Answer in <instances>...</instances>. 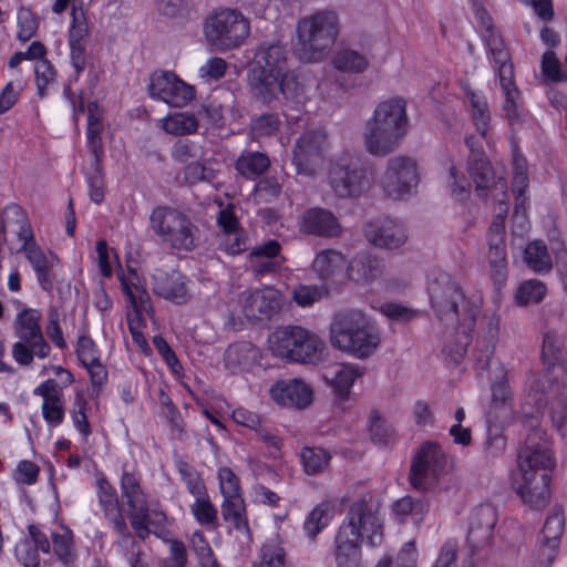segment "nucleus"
I'll use <instances>...</instances> for the list:
<instances>
[{
    "label": "nucleus",
    "instance_id": "1",
    "mask_svg": "<svg viewBox=\"0 0 567 567\" xmlns=\"http://www.w3.org/2000/svg\"><path fill=\"white\" fill-rule=\"evenodd\" d=\"M383 538V518L371 495L353 501L334 537L338 567H360L361 545L375 547Z\"/></svg>",
    "mask_w": 567,
    "mask_h": 567
},
{
    "label": "nucleus",
    "instance_id": "2",
    "mask_svg": "<svg viewBox=\"0 0 567 567\" xmlns=\"http://www.w3.org/2000/svg\"><path fill=\"white\" fill-rule=\"evenodd\" d=\"M554 467L555 461L546 433L534 430L518 453V474L513 481V487L524 504L542 509L549 503Z\"/></svg>",
    "mask_w": 567,
    "mask_h": 567
},
{
    "label": "nucleus",
    "instance_id": "3",
    "mask_svg": "<svg viewBox=\"0 0 567 567\" xmlns=\"http://www.w3.org/2000/svg\"><path fill=\"white\" fill-rule=\"evenodd\" d=\"M287 55V48L280 41H265L256 49L249 85L252 94L264 103L279 94L297 102L305 95L303 86L288 69Z\"/></svg>",
    "mask_w": 567,
    "mask_h": 567
},
{
    "label": "nucleus",
    "instance_id": "4",
    "mask_svg": "<svg viewBox=\"0 0 567 567\" xmlns=\"http://www.w3.org/2000/svg\"><path fill=\"white\" fill-rule=\"evenodd\" d=\"M564 338L555 331L544 334L542 357L551 369L543 375L530 374L526 392L537 409L548 404L554 426L560 430L567 419V369L556 365L560 359Z\"/></svg>",
    "mask_w": 567,
    "mask_h": 567
},
{
    "label": "nucleus",
    "instance_id": "5",
    "mask_svg": "<svg viewBox=\"0 0 567 567\" xmlns=\"http://www.w3.org/2000/svg\"><path fill=\"white\" fill-rule=\"evenodd\" d=\"M409 131L406 102L401 96L381 101L365 122L364 144L375 156L394 152Z\"/></svg>",
    "mask_w": 567,
    "mask_h": 567
},
{
    "label": "nucleus",
    "instance_id": "6",
    "mask_svg": "<svg viewBox=\"0 0 567 567\" xmlns=\"http://www.w3.org/2000/svg\"><path fill=\"white\" fill-rule=\"evenodd\" d=\"M340 33V18L333 10H317L300 18L296 25L295 56L303 63L323 61Z\"/></svg>",
    "mask_w": 567,
    "mask_h": 567
},
{
    "label": "nucleus",
    "instance_id": "7",
    "mask_svg": "<svg viewBox=\"0 0 567 567\" xmlns=\"http://www.w3.org/2000/svg\"><path fill=\"white\" fill-rule=\"evenodd\" d=\"M475 19L477 21L481 38L487 48L489 60L493 68L499 78V84L503 90L505 102L504 112L513 125L515 121L520 117L519 99L520 93L516 87L514 80V66L511 59V53L493 24L492 17L484 8L475 10Z\"/></svg>",
    "mask_w": 567,
    "mask_h": 567
},
{
    "label": "nucleus",
    "instance_id": "8",
    "mask_svg": "<svg viewBox=\"0 0 567 567\" xmlns=\"http://www.w3.org/2000/svg\"><path fill=\"white\" fill-rule=\"evenodd\" d=\"M380 341L379 330L359 310L341 311L331 321V346L354 358L371 357Z\"/></svg>",
    "mask_w": 567,
    "mask_h": 567
},
{
    "label": "nucleus",
    "instance_id": "9",
    "mask_svg": "<svg viewBox=\"0 0 567 567\" xmlns=\"http://www.w3.org/2000/svg\"><path fill=\"white\" fill-rule=\"evenodd\" d=\"M431 307L439 320L446 324L457 323L473 328L478 308L465 297L461 286L443 271H433L427 279Z\"/></svg>",
    "mask_w": 567,
    "mask_h": 567
},
{
    "label": "nucleus",
    "instance_id": "10",
    "mask_svg": "<svg viewBox=\"0 0 567 567\" xmlns=\"http://www.w3.org/2000/svg\"><path fill=\"white\" fill-rule=\"evenodd\" d=\"M150 227L162 244L174 250L192 251L198 246V227L189 216L174 207H155L150 215Z\"/></svg>",
    "mask_w": 567,
    "mask_h": 567
},
{
    "label": "nucleus",
    "instance_id": "11",
    "mask_svg": "<svg viewBox=\"0 0 567 567\" xmlns=\"http://www.w3.org/2000/svg\"><path fill=\"white\" fill-rule=\"evenodd\" d=\"M268 342L274 355L301 363L318 362L326 348L323 340L300 326L277 328L269 337Z\"/></svg>",
    "mask_w": 567,
    "mask_h": 567
},
{
    "label": "nucleus",
    "instance_id": "12",
    "mask_svg": "<svg viewBox=\"0 0 567 567\" xmlns=\"http://www.w3.org/2000/svg\"><path fill=\"white\" fill-rule=\"evenodd\" d=\"M203 29L207 43L219 52H226L244 44L250 23L237 9L218 8L207 14Z\"/></svg>",
    "mask_w": 567,
    "mask_h": 567
},
{
    "label": "nucleus",
    "instance_id": "13",
    "mask_svg": "<svg viewBox=\"0 0 567 567\" xmlns=\"http://www.w3.org/2000/svg\"><path fill=\"white\" fill-rule=\"evenodd\" d=\"M42 315L33 308H23L16 316L13 333L18 341L12 344V358L22 367L32 364L34 357L45 359L51 347L44 339L41 329Z\"/></svg>",
    "mask_w": 567,
    "mask_h": 567
},
{
    "label": "nucleus",
    "instance_id": "14",
    "mask_svg": "<svg viewBox=\"0 0 567 567\" xmlns=\"http://www.w3.org/2000/svg\"><path fill=\"white\" fill-rule=\"evenodd\" d=\"M329 184L340 198L357 197L371 188L373 177L359 159L341 156L330 166Z\"/></svg>",
    "mask_w": 567,
    "mask_h": 567
},
{
    "label": "nucleus",
    "instance_id": "15",
    "mask_svg": "<svg viewBox=\"0 0 567 567\" xmlns=\"http://www.w3.org/2000/svg\"><path fill=\"white\" fill-rule=\"evenodd\" d=\"M451 468V460L435 443H426L416 452L410 468L409 481L414 489L426 492L434 487L440 476Z\"/></svg>",
    "mask_w": 567,
    "mask_h": 567
},
{
    "label": "nucleus",
    "instance_id": "16",
    "mask_svg": "<svg viewBox=\"0 0 567 567\" xmlns=\"http://www.w3.org/2000/svg\"><path fill=\"white\" fill-rule=\"evenodd\" d=\"M328 148V134L322 128H309L301 133L292 150V163L297 173L315 175L322 166Z\"/></svg>",
    "mask_w": 567,
    "mask_h": 567
},
{
    "label": "nucleus",
    "instance_id": "17",
    "mask_svg": "<svg viewBox=\"0 0 567 567\" xmlns=\"http://www.w3.org/2000/svg\"><path fill=\"white\" fill-rule=\"evenodd\" d=\"M238 305L247 321L270 320L281 310L282 295L272 287L247 289L239 293Z\"/></svg>",
    "mask_w": 567,
    "mask_h": 567
},
{
    "label": "nucleus",
    "instance_id": "18",
    "mask_svg": "<svg viewBox=\"0 0 567 567\" xmlns=\"http://www.w3.org/2000/svg\"><path fill=\"white\" fill-rule=\"evenodd\" d=\"M195 87L168 71L154 72L148 84L152 99L173 107H184L195 97Z\"/></svg>",
    "mask_w": 567,
    "mask_h": 567
},
{
    "label": "nucleus",
    "instance_id": "19",
    "mask_svg": "<svg viewBox=\"0 0 567 567\" xmlns=\"http://www.w3.org/2000/svg\"><path fill=\"white\" fill-rule=\"evenodd\" d=\"M419 182L416 163L408 156H394L388 161L381 184L385 194L399 199L409 194Z\"/></svg>",
    "mask_w": 567,
    "mask_h": 567
},
{
    "label": "nucleus",
    "instance_id": "20",
    "mask_svg": "<svg viewBox=\"0 0 567 567\" xmlns=\"http://www.w3.org/2000/svg\"><path fill=\"white\" fill-rule=\"evenodd\" d=\"M564 528L565 516L563 509L559 506H554L546 517L538 545L533 554L535 567H550L557 557Z\"/></svg>",
    "mask_w": 567,
    "mask_h": 567
},
{
    "label": "nucleus",
    "instance_id": "21",
    "mask_svg": "<svg viewBox=\"0 0 567 567\" xmlns=\"http://www.w3.org/2000/svg\"><path fill=\"white\" fill-rule=\"evenodd\" d=\"M506 213L507 206L505 205L504 214L502 212L497 214L487 231L488 262L491 267V276L496 285H502L507 277L505 231Z\"/></svg>",
    "mask_w": 567,
    "mask_h": 567
},
{
    "label": "nucleus",
    "instance_id": "22",
    "mask_svg": "<svg viewBox=\"0 0 567 567\" xmlns=\"http://www.w3.org/2000/svg\"><path fill=\"white\" fill-rule=\"evenodd\" d=\"M216 221L219 228L216 235L219 250L228 255H238L248 249L249 238L240 227L231 205L219 210Z\"/></svg>",
    "mask_w": 567,
    "mask_h": 567
},
{
    "label": "nucleus",
    "instance_id": "23",
    "mask_svg": "<svg viewBox=\"0 0 567 567\" xmlns=\"http://www.w3.org/2000/svg\"><path fill=\"white\" fill-rule=\"evenodd\" d=\"M363 234L370 244L386 250L399 249L408 240L405 227L389 217L368 221L363 227Z\"/></svg>",
    "mask_w": 567,
    "mask_h": 567
},
{
    "label": "nucleus",
    "instance_id": "24",
    "mask_svg": "<svg viewBox=\"0 0 567 567\" xmlns=\"http://www.w3.org/2000/svg\"><path fill=\"white\" fill-rule=\"evenodd\" d=\"M496 522L497 512L494 506L482 504L473 509L467 542L474 551L491 545Z\"/></svg>",
    "mask_w": 567,
    "mask_h": 567
},
{
    "label": "nucleus",
    "instance_id": "25",
    "mask_svg": "<svg viewBox=\"0 0 567 567\" xmlns=\"http://www.w3.org/2000/svg\"><path fill=\"white\" fill-rule=\"evenodd\" d=\"M271 399L285 408L303 410L312 402V389L300 379L279 380L269 390Z\"/></svg>",
    "mask_w": 567,
    "mask_h": 567
},
{
    "label": "nucleus",
    "instance_id": "26",
    "mask_svg": "<svg viewBox=\"0 0 567 567\" xmlns=\"http://www.w3.org/2000/svg\"><path fill=\"white\" fill-rule=\"evenodd\" d=\"M153 292L176 305H184L190 300L188 280L177 271H157L152 277Z\"/></svg>",
    "mask_w": 567,
    "mask_h": 567
},
{
    "label": "nucleus",
    "instance_id": "27",
    "mask_svg": "<svg viewBox=\"0 0 567 567\" xmlns=\"http://www.w3.org/2000/svg\"><path fill=\"white\" fill-rule=\"evenodd\" d=\"M121 492L122 496L126 499L128 507V519L133 529L144 532L142 525L145 509L142 508L146 504L145 494L140 484V477L134 472L123 471L121 476Z\"/></svg>",
    "mask_w": 567,
    "mask_h": 567
},
{
    "label": "nucleus",
    "instance_id": "28",
    "mask_svg": "<svg viewBox=\"0 0 567 567\" xmlns=\"http://www.w3.org/2000/svg\"><path fill=\"white\" fill-rule=\"evenodd\" d=\"M300 230L308 235L332 238L341 235L342 227L332 212L313 207L302 214Z\"/></svg>",
    "mask_w": 567,
    "mask_h": 567
},
{
    "label": "nucleus",
    "instance_id": "29",
    "mask_svg": "<svg viewBox=\"0 0 567 567\" xmlns=\"http://www.w3.org/2000/svg\"><path fill=\"white\" fill-rule=\"evenodd\" d=\"M33 393L43 399L41 412L48 425L55 427L64 420L65 404L63 400V392L58 382L53 379H48L38 385Z\"/></svg>",
    "mask_w": 567,
    "mask_h": 567
},
{
    "label": "nucleus",
    "instance_id": "30",
    "mask_svg": "<svg viewBox=\"0 0 567 567\" xmlns=\"http://www.w3.org/2000/svg\"><path fill=\"white\" fill-rule=\"evenodd\" d=\"M97 499L104 518L115 533L128 527L117 492L104 478L97 481Z\"/></svg>",
    "mask_w": 567,
    "mask_h": 567
},
{
    "label": "nucleus",
    "instance_id": "31",
    "mask_svg": "<svg viewBox=\"0 0 567 567\" xmlns=\"http://www.w3.org/2000/svg\"><path fill=\"white\" fill-rule=\"evenodd\" d=\"M281 246L277 240L255 247L250 254V270L256 278L277 272L285 258L280 256Z\"/></svg>",
    "mask_w": 567,
    "mask_h": 567
},
{
    "label": "nucleus",
    "instance_id": "32",
    "mask_svg": "<svg viewBox=\"0 0 567 567\" xmlns=\"http://www.w3.org/2000/svg\"><path fill=\"white\" fill-rule=\"evenodd\" d=\"M346 257L336 249H324L317 254L312 269L323 281H337L347 268Z\"/></svg>",
    "mask_w": 567,
    "mask_h": 567
},
{
    "label": "nucleus",
    "instance_id": "33",
    "mask_svg": "<svg viewBox=\"0 0 567 567\" xmlns=\"http://www.w3.org/2000/svg\"><path fill=\"white\" fill-rule=\"evenodd\" d=\"M347 271L352 280L369 284L382 275L383 264L377 256L369 252H360L349 262Z\"/></svg>",
    "mask_w": 567,
    "mask_h": 567
},
{
    "label": "nucleus",
    "instance_id": "34",
    "mask_svg": "<svg viewBox=\"0 0 567 567\" xmlns=\"http://www.w3.org/2000/svg\"><path fill=\"white\" fill-rule=\"evenodd\" d=\"M364 370L353 363H337L326 374V380L334 392L341 396H348L354 381L363 375Z\"/></svg>",
    "mask_w": 567,
    "mask_h": 567
},
{
    "label": "nucleus",
    "instance_id": "35",
    "mask_svg": "<svg viewBox=\"0 0 567 567\" xmlns=\"http://www.w3.org/2000/svg\"><path fill=\"white\" fill-rule=\"evenodd\" d=\"M471 329L458 324V328L445 338L442 355L446 363L457 365L464 359L472 340Z\"/></svg>",
    "mask_w": 567,
    "mask_h": 567
},
{
    "label": "nucleus",
    "instance_id": "36",
    "mask_svg": "<svg viewBox=\"0 0 567 567\" xmlns=\"http://www.w3.org/2000/svg\"><path fill=\"white\" fill-rule=\"evenodd\" d=\"M220 512L226 523L233 525L236 530L250 535L246 504L243 496H229L224 498L220 505Z\"/></svg>",
    "mask_w": 567,
    "mask_h": 567
},
{
    "label": "nucleus",
    "instance_id": "37",
    "mask_svg": "<svg viewBox=\"0 0 567 567\" xmlns=\"http://www.w3.org/2000/svg\"><path fill=\"white\" fill-rule=\"evenodd\" d=\"M470 104L472 122L482 137H486L489 128L491 113L485 96L470 87L464 89Z\"/></svg>",
    "mask_w": 567,
    "mask_h": 567
},
{
    "label": "nucleus",
    "instance_id": "38",
    "mask_svg": "<svg viewBox=\"0 0 567 567\" xmlns=\"http://www.w3.org/2000/svg\"><path fill=\"white\" fill-rule=\"evenodd\" d=\"M270 166V159L266 153L243 152L235 162V168L243 177L254 179L262 175Z\"/></svg>",
    "mask_w": 567,
    "mask_h": 567
},
{
    "label": "nucleus",
    "instance_id": "39",
    "mask_svg": "<svg viewBox=\"0 0 567 567\" xmlns=\"http://www.w3.org/2000/svg\"><path fill=\"white\" fill-rule=\"evenodd\" d=\"M50 537L51 548L56 558L63 565L72 566L78 557L73 532L69 527L62 526L60 532H52Z\"/></svg>",
    "mask_w": 567,
    "mask_h": 567
},
{
    "label": "nucleus",
    "instance_id": "40",
    "mask_svg": "<svg viewBox=\"0 0 567 567\" xmlns=\"http://www.w3.org/2000/svg\"><path fill=\"white\" fill-rule=\"evenodd\" d=\"M199 126L198 114L190 112H176L162 120L163 130L174 136L190 135Z\"/></svg>",
    "mask_w": 567,
    "mask_h": 567
},
{
    "label": "nucleus",
    "instance_id": "41",
    "mask_svg": "<svg viewBox=\"0 0 567 567\" xmlns=\"http://www.w3.org/2000/svg\"><path fill=\"white\" fill-rule=\"evenodd\" d=\"M427 511L429 503L424 497L414 498L409 495L398 499L392 506V512L400 522H404L408 516L415 522L422 520Z\"/></svg>",
    "mask_w": 567,
    "mask_h": 567
},
{
    "label": "nucleus",
    "instance_id": "42",
    "mask_svg": "<svg viewBox=\"0 0 567 567\" xmlns=\"http://www.w3.org/2000/svg\"><path fill=\"white\" fill-rule=\"evenodd\" d=\"M524 261L534 272H549L553 268L547 247L542 240H534L524 250Z\"/></svg>",
    "mask_w": 567,
    "mask_h": 567
},
{
    "label": "nucleus",
    "instance_id": "43",
    "mask_svg": "<svg viewBox=\"0 0 567 567\" xmlns=\"http://www.w3.org/2000/svg\"><path fill=\"white\" fill-rule=\"evenodd\" d=\"M467 166L470 175L476 184V190L484 193L488 189L494 181V172L484 153H477L475 158H468Z\"/></svg>",
    "mask_w": 567,
    "mask_h": 567
},
{
    "label": "nucleus",
    "instance_id": "44",
    "mask_svg": "<svg viewBox=\"0 0 567 567\" xmlns=\"http://www.w3.org/2000/svg\"><path fill=\"white\" fill-rule=\"evenodd\" d=\"M116 547L125 557L131 567H143L141 561L142 549L130 528L116 532Z\"/></svg>",
    "mask_w": 567,
    "mask_h": 567
},
{
    "label": "nucleus",
    "instance_id": "45",
    "mask_svg": "<svg viewBox=\"0 0 567 567\" xmlns=\"http://www.w3.org/2000/svg\"><path fill=\"white\" fill-rule=\"evenodd\" d=\"M489 379L493 402L502 405L507 404L512 400V390L505 367L497 363V368L491 371Z\"/></svg>",
    "mask_w": 567,
    "mask_h": 567
},
{
    "label": "nucleus",
    "instance_id": "46",
    "mask_svg": "<svg viewBox=\"0 0 567 567\" xmlns=\"http://www.w3.org/2000/svg\"><path fill=\"white\" fill-rule=\"evenodd\" d=\"M300 456L305 472L308 475H317L324 472L331 458L329 452L320 447H305Z\"/></svg>",
    "mask_w": 567,
    "mask_h": 567
},
{
    "label": "nucleus",
    "instance_id": "47",
    "mask_svg": "<svg viewBox=\"0 0 567 567\" xmlns=\"http://www.w3.org/2000/svg\"><path fill=\"white\" fill-rule=\"evenodd\" d=\"M333 65L337 70L343 72L362 73L367 70L369 62L367 58L358 51L344 49L334 55Z\"/></svg>",
    "mask_w": 567,
    "mask_h": 567
},
{
    "label": "nucleus",
    "instance_id": "48",
    "mask_svg": "<svg viewBox=\"0 0 567 567\" xmlns=\"http://www.w3.org/2000/svg\"><path fill=\"white\" fill-rule=\"evenodd\" d=\"M175 465L190 495L198 497L207 493L205 483L194 466L182 458H178Z\"/></svg>",
    "mask_w": 567,
    "mask_h": 567
},
{
    "label": "nucleus",
    "instance_id": "49",
    "mask_svg": "<svg viewBox=\"0 0 567 567\" xmlns=\"http://www.w3.org/2000/svg\"><path fill=\"white\" fill-rule=\"evenodd\" d=\"M190 512L196 522L202 526L216 527L217 526V508L212 503L208 494L195 497V502L190 506Z\"/></svg>",
    "mask_w": 567,
    "mask_h": 567
},
{
    "label": "nucleus",
    "instance_id": "50",
    "mask_svg": "<svg viewBox=\"0 0 567 567\" xmlns=\"http://www.w3.org/2000/svg\"><path fill=\"white\" fill-rule=\"evenodd\" d=\"M329 505L321 503L309 513L305 520L303 529L309 538L315 539L317 535L329 525Z\"/></svg>",
    "mask_w": 567,
    "mask_h": 567
},
{
    "label": "nucleus",
    "instance_id": "51",
    "mask_svg": "<svg viewBox=\"0 0 567 567\" xmlns=\"http://www.w3.org/2000/svg\"><path fill=\"white\" fill-rule=\"evenodd\" d=\"M286 553L278 536L268 538L261 547V559L257 567H285Z\"/></svg>",
    "mask_w": 567,
    "mask_h": 567
},
{
    "label": "nucleus",
    "instance_id": "52",
    "mask_svg": "<svg viewBox=\"0 0 567 567\" xmlns=\"http://www.w3.org/2000/svg\"><path fill=\"white\" fill-rule=\"evenodd\" d=\"M546 286L542 281L529 279L519 286L516 293V302L519 306L539 303L546 296Z\"/></svg>",
    "mask_w": 567,
    "mask_h": 567
},
{
    "label": "nucleus",
    "instance_id": "53",
    "mask_svg": "<svg viewBox=\"0 0 567 567\" xmlns=\"http://www.w3.org/2000/svg\"><path fill=\"white\" fill-rule=\"evenodd\" d=\"M120 282L123 293L126 296L131 306L134 308L136 315H140L142 311L148 312V310L152 309L151 298L146 289L143 287H135L137 290V293H135L126 280L124 274L120 276Z\"/></svg>",
    "mask_w": 567,
    "mask_h": 567
},
{
    "label": "nucleus",
    "instance_id": "54",
    "mask_svg": "<svg viewBox=\"0 0 567 567\" xmlns=\"http://www.w3.org/2000/svg\"><path fill=\"white\" fill-rule=\"evenodd\" d=\"M328 296L322 286L299 285L292 290V300L300 307H310Z\"/></svg>",
    "mask_w": 567,
    "mask_h": 567
},
{
    "label": "nucleus",
    "instance_id": "55",
    "mask_svg": "<svg viewBox=\"0 0 567 567\" xmlns=\"http://www.w3.org/2000/svg\"><path fill=\"white\" fill-rule=\"evenodd\" d=\"M495 344L487 339L477 340L473 350V357L477 370L486 371L492 369V365L499 363L494 360ZM497 367H495L496 369Z\"/></svg>",
    "mask_w": 567,
    "mask_h": 567
},
{
    "label": "nucleus",
    "instance_id": "56",
    "mask_svg": "<svg viewBox=\"0 0 567 567\" xmlns=\"http://www.w3.org/2000/svg\"><path fill=\"white\" fill-rule=\"evenodd\" d=\"M417 551L413 542H408L398 554L395 560L385 556L378 561L375 567H415Z\"/></svg>",
    "mask_w": 567,
    "mask_h": 567
},
{
    "label": "nucleus",
    "instance_id": "57",
    "mask_svg": "<svg viewBox=\"0 0 567 567\" xmlns=\"http://www.w3.org/2000/svg\"><path fill=\"white\" fill-rule=\"evenodd\" d=\"M543 75L550 82L567 81V72L561 69L560 61L551 50L544 52L540 64Z\"/></svg>",
    "mask_w": 567,
    "mask_h": 567
},
{
    "label": "nucleus",
    "instance_id": "58",
    "mask_svg": "<svg viewBox=\"0 0 567 567\" xmlns=\"http://www.w3.org/2000/svg\"><path fill=\"white\" fill-rule=\"evenodd\" d=\"M280 120L275 113L261 114L255 118L250 125L252 137L272 136L279 131Z\"/></svg>",
    "mask_w": 567,
    "mask_h": 567
},
{
    "label": "nucleus",
    "instance_id": "59",
    "mask_svg": "<svg viewBox=\"0 0 567 567\" xmlns=\"http://www.w3.org/2000/svg\"><path fill=\"white\" fill-rule=\"evenodd\" d=\"M87 401L83 394L76 393L72 409V420L75 429L82 434L83 437L91 435L92 430L87 420Z\"/></svg>",
    "mask_w": 567,
    "mask_h": 567
},
{
    "label": "nucleus",
    "instance_id": "60",
    "mask_svg": "<svg viewBox=\"0 0 567 567\" xmlns=\"http://www.w3.org/2000/svg\"><path fill=\"white\" fill-rule=\"evenodd\" d=\"M34 73L38 95L44 97L48 86L55 82L56 71L48 59H43L37 62Z\"/></svg>",
    "mask_w": 567,
    "mask_h": 567
},
{
    "label": "nucleus",
    "instance_id": "61",
    "mask_svg": "<svg viewBox=\"0 0 567 567\" xmlns=\"http://www.w3.org/2000/svg\"><path fill=\"white\" fill-rule=\"evenodd\" d=\"M72 23L69 30V44H86L89 35L87 22L82 9L72 8Z\"/></svg>",
    "mask_w": 567,
    "mask_h": 567
},
{
    "label": "nucleus",
    "instance_id": "62",
    "mask_svg": "<svg viewBox=\"0 0 567 567\" xmlns=\"http://www.w3.org/2000/svg\"><path fill=\"white\" fill-rule=\"evenodd\" d=\"M219 489L223 498L229 496H243L240 489V482L237 475L229 467H220L218 470Z\"/></svg>",
    "mask_w": 567,
    "mask_h": 567
},
{
    "label": "nucleus",
    "instance_id": "63",
    "mask_svg": "<svg viewBox=\"0 0 567 567\" xmlns=\"http://www.w3.org/2000/svg\"><path fill=\"white\" fill-rule=\"evenodd\" d=\"M371 440L378 444H388L393 437V431L377 412H371L370 416Z\"/></svg>",
    "mask_w": 567,
    "mask_h": 567
},
{
    "label": "nucleus",
    "instance_id": "64",
    "mask_svg": "<svg viewBox=\"0 0 567 567\" xmlns=\"http://www.w3.org/2000/svg\"><path fill=\"white\" fill-rule=\"evenodd\" d=\"M380 310L388 318L400 322H409L419 316L417 310L394 302L382 305Z\"/></svg>",
    "mask_w": 567,
    "mask_h": 567
}]
</instances>
